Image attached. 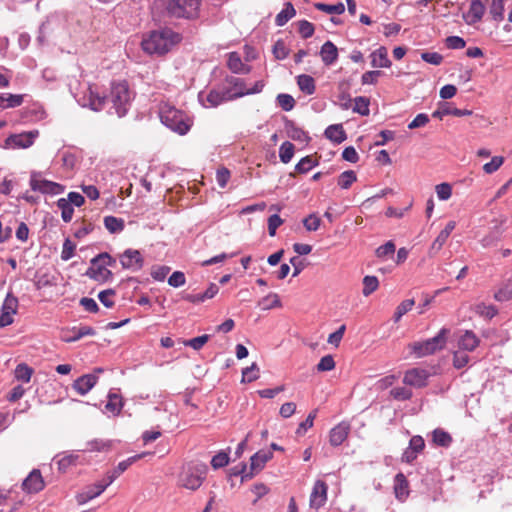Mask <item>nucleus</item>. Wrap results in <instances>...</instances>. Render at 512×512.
I'll return each instance as SVG.
<instances>
[{
  "mask_svg": "<svg viewBox=\"0 0 512 512\" xmlns=\"http://www.w3.org/2000/svg\"><path fill=\"white\" fill-rule=\"evenodd\" d=\"M433 441L439 446L448 447L452 442V437L448 432L442 429H435L433 431Z\"/></svg>",
  "mask_w": 512,
  "mask_h": 512,
  "instance_id": "obj_38",
  "label": "nucleus"
},
{
  "mask_svg": "<svg viewBox=\"0 0 512 512\" xmlns=\"http://www.w3.org/2000/svg\"><path fill=\"white\" fill-rule=\"evenodd\" d=\"M390 394L396 400H408L412 397V392L404 387L393 388Z\"/></svg>",
  "mask_w": 512,
  "mask_h": 512,
  "instance_id": "obj_60",
  "label": "nucleus"
},
{
  "mask_svg": "<svg viewBox=\"0 0 512 512\" xmlns=\"http://www.w3.org/2000/svg\"><path fill=\"white\" fill-rule=\"evenodd\" d=\"M170 271L168 266H156L152 268L151 276L154 280L163 281Z\"/></svg>",
  "mask_w": 512,
  "mask_h": 512,
  "instance_id": "obj_64",
  "label": "nucleus"
},
{
  "mask_svg": "<svg viewBox=\"0 0 512 512\" xmlns=\"http://www.w3.org/2000/svg\"><path fill=\"white\" fill-rule=\"evenodd\" d=\"M19 302L16 296L12 293H8L1 306L0 314V328H4L13 323V316L18 311Z\"/></svg>",
  "mask_w": 512,
  "mask_h": 512,
  "instance_id": "obj_11",
  "label": "nucleus"
},
{
  "mask_svg": "<svg viewBox=\"0 0 512 512\" xmlns=\"http://www.w3.org/2000/svg\"><path fill=\"white\" fill-rule=\"evenodd\" d=\"M489 13L494 21H502L504 19V0H492Z\"/></svg>",
  "mask_w": 512,
  "mask_h": 512,
  "instance_id": "obj_35",
  "label": "nucleus"
},
{
  "mask_svg": "<svg viewBox=\"0 0 512 512\" xmlns=\"http://www.w3.org/2000/svg\"><path fill=\"white\" fill-rule=\"evenodd\" d=\"M114 295H115V291L113 289H107V290L101 291L98 294V299L105 307L111 308L114 305V301L112 300V297Z\"/></svg>",
  "mask_w": 512,
  "mask_h": 512,
  "instance_id": "obj_57",
  "label": "nucleus"
},
{
  "mask_svg": "<svg viewBox=\"0 0 512 512\" xmlns=\"http://www.w3.org/2000/svg\"><path fill=\"white\" fill-rule=\"evenodd\" d=\"M504 163V157L502 156H494L491 161L484 164L483 170L486 174H492L496 172Z\"/></svg>",
  "mask_w": 512,
  "mask_h": 512,
  "instance_id": "obj_49",
  "label": "nucleus"
},
{
  "mask_svg": "<svg viewBox=\"0 0 512 512\" xmlns=\"http://www.w3.org/2000/svg\"><path fill=\"white\" fill-rule=\"evenodd\" d=\"M436 194L440 200H448L452 195V187L448 183H441L435 187Z\"/></svg>",
  "mask_w": 512,
  "mask_h": 512,
  "instance_id": "obj_53",
  "label": "nucleus"
},
{
  "mask_svg": "<svg viewBox=\"0 0 512 512\" xmlns=\"http://www.w3.org/2000/svg\"><path fill=\"white\" fill-rule=\"evenodd\" d=\"M474 310L476 314L487 319H491L497 314V309L493 305H486L484 303L475 305Z\"/></svg>",
  "mask_w": 512,
  "mask_h": 512,
  "instance_id": "obj_45",
  "label": "nucleus"
},
{
  "mask_svg": "<svg viewBox=\"0 0 512 512\" xmlns=\"http://www.w3.org/2000/svg\"><path fill=\"white\" fill-rule=\"evenodd\" d=\"M259 378V368L256 363H253L250 367H246L242 371V382H253Z\"/></svg>",
  "mask_w": 512,
  "mask_h": 512,
  "instance_id": "obj_46",
  "label": "nucleus"
},
{
  "mask_svg": "<svg viewBox=\"0 0 512 512\" xmlns=\"http://www.w3.org/2000/svg\"><path fill=\"white\" fill-rule=\"evenodd\" d=\"M445 115H453L456 117L470 116L472 111L468 109H458L451 107L448 103H445L440 109L433 112L432 116L442 119Z\"/></svg>",
  "mask_w": 512,
  "mask_h": 512,
  "instance_id": "obj_25",
  "label": "nucleus"
},
{
  "mask_svg": "<svg viewBox=\"0 0 512 512\" xmlns=\"http://www.w3.org/2000/svg\"><path fill=\"white\" fill-rule=\"evenodd\" d=\"M159 114L161 122L180 135L186 134L192 125V121L184 112L169 104L162 105Z\"/></svg>",
  "mask_w": 512,
  "mask_h": 512,
  "instance_id": "obj_2",
  "label": "nucleus"
},
{
  "mask_svg": "<svg viewBox=\"0 0 512 512\" xmlns=\"http://www.w3.org/2000/svg\"><path fill=\"white\" fill-rule=\"evenodd\" d=\"M73 332H75L74 337H63L62 340L64 342H75L85 336L95 335V330L90 326H81L79 328H73Z\"/></svg>",
  "mask_w": 512,
  "mask_h": 512,
  "instance_id": "obj_36",
  "label": "nucleus"
},
{
  "mask_svg": "<svg viewBox=\"0 0 512 512\" xmlns=\"http://www.w3.org/2000/svg\"><path fill=\"white\" fill-rule=\"evenodd\" d=\"M272 457L273 452L271 450H260L251 456L249 469L246 465H243L239 471L234 472V475L241 474L242 482L247 479H251L265 467V464L270 461Z\"/></svg>",
  "mask_w": 512,
  "mask_h": 512,
  "instance_id": "obj_7",
  "label": "nucleus"
},
{
  "mask_svg": "<svg viewBox=\"0 0 512 512\" xmlns=\"http://www.w3.org/2000/svg\"><path fill=\"white\" fill-rule=\"evenodd\" d=\"M104 226L110 233H119L124 229V220L114 216H106Z\"/></svg>",
  "mask_w": 512,
  "mask_h": 512,
  "instance_id": "obj_33",
  "label": "nucleus"
},
{
  "mask_svg": "<svg viewBox=\"0 0 512 512\" xmlns=\"http://www.w3.org/2000/svg\"><path fill=\"white\" fill-rule=\"evenodd\" d=\"M112 263L114 260L107 253H102L91 260L86 274L96 281L105 282L112 276V272L107 269Z\"/></svg>",
  "mask_w": 512,
  "mask_h": 512,
  "instance_id": "obj_8",
  "label": "nucleus"
},
{
  "mask_svg": "<svg viewBox=\"0 0 512 512\" xmlns=\"http://www.w3.org/2000/svg\"><path fill=\"white\" fill-rule=\"evenodd\" d=\"M448 332V329L442 328L435 337L425 341L413 342L408 347L418 358L434 354L444 348Z\"/></svg>",
  "mask_w": 512,
  "mask_h": 512,
  "instance_id": "obj_4",
  "label": "nucleus"
},
{
  "mask_svg": "<svg viewBox=\"0 0 512 512\" xmlns=\"http://www.w3.org/2000/svg\"><path fill=\"white\" fill-rule=\"evenodd\" d=\"M486 10L481 0H471L469 10L463 14V19L468 25H474L481 21Z\"/></svg>",
  "mask_w": 512,
  "mask_h": 512,
  "instance_id": "obj_17",
  "label": "nucleus"
},
{
  "mask_svg": "<svg viewBox=\"0 0 512 512\" xmlns=\"http://www.w3.org/2000/svg\"><path fill=\"white\" fill-rule=\"evenodd\" d=\"M350 431V424L347 422H341L331 429L329 435V442L332 446L341 445L348 437Z\"/></svg>",
  "mask_w": 512,
  "mask_h": 512,
  "instance_id": "obj_19",
  "label": "nucleus"
},
{
  "mask_svg": "<svg viewBox=\"0 0 512 512\" xmlns=\"http://www.w3.org/2000/svg\"><path fill=\"white\" fill-rule=\"evenodd\" d=\"M479 342V338L472 331H465L458 341V346L462 350L473 351Z\"/></svg>",
  "mask_w": 512,
  "mask_h": 512,
  "instance_id": "obj_28",
  "label": "nucleus"
},
{
  "mask_svg": "<svg viewBox=\"0 0 512 512\" xmlns=\"http://www.w3.org/2000/svg\"><path fill=\"white\" fill-rule=\"evenodd\" d=\"M97 381L98 376L94 374H86L74 381L73 388L80 395H85L96 385Z\"/></svg>",
  "mask_w": 512,
  "mask_h": 512,
  "instance_id": "obj_20",
  "label": "nucleus"
},
{
  "mask_svg": "<svg viewBox=\"0 0 512 512\" xmlns=\"http://www.w3.org/2000/svg\"><path fill=\"white\" fill-rule=\"evenodd\" d=\"M371 65L374 68H389L391 61L388 58V51L385 47L381 46L370 55Z\"/></svg>",
  "mask_w": 512,
  "mask_h": 512,
  "instance_id": "obj_22",
  "label": "nucleus"
},
{
  "mask_svg": "<svg viewBox=\"0 0 512 512\" xmlns=\"http://www.w3.org/2000/svg\"><path fill=\"white\" fill-rule=\"evenodd\" d=\"M229 463V456L225 452H219L215 456H213L211 460V465L214 469H219L225 467Z\"/></svg>",
  "mask_w": 512,
  "mask_h": 512,
  "instance_id": "obj_56",
  "label": "nucleus"
},
{
  "mask_svg": "<svg viewBox=\"0 0 512 512\" xmlns=\"http://www.w3.org/2000/svg\"><path fill=\"white\" fill-rule=\"evenodd\" d=\"M297 84L299 89L307 95H312L315 92V81L310 75H299L297 77Z\"/></svg>",
  "mask_w": 512,
  "mask_h": 512,
  "instance_id": "obj_31",
  "label": "nucleus"
},
{
  "mask_svg": "<svg viewBox=\"0 0 512 512\" xmlns=\"http://www.w3.org/2000/svg\"><path fill=\"white\" fill-rule=\"evenodd\" d=\"M321 219L315 215L310 214L303 220V225L307 231H317L320 227Z\"/></svg>",
  "mask_w": 512,
  "mask_h": 512,
  "instance_id": "obj_52",
  "label": "nucleus"
},
{
  "mask_svg": "<svg viewBox=\"0 0 512 512\" xmlns=\"http://www.w3.org/2000/svg\"><path fill=\"white\" fill-rule=\"evenodd\" d=\"M181 37L171 29H162L152 31L143 36L141 47L149 55H163L167 53L174 45L179 43Z\"/></svg>",
  "mask_w": 512,
  "mask_h": 512,
  "instance_id": "obj_1",
  "label": "nucleus"
},
{
  "mask_svg": "<svg viewBox=\"0 0 512 512\" xmlns=\"http://www.w3.org/2000/svg\"><path fill=\"white\" fill-rule=\"evenodd\" d=\"M44 480L38 469H33L22 483V489L27 493H37L44 488Z\"/></svg>",
  "mask_w": 512,
  "mask_h": 512,
  "instance_id": "obj_18",
  "label": "nucleus"
},
{
  "mask_svg": "<svg viewBox=\"0 0 512 512\" xmlns=\"http://www.w3.org/2000/svg\"><path fill=\"white\" fill-rule=\"evenodd\" d=\"M75 249L76 245L70 239H66L63 243L61 259L64 261L71 259L74 256Z\"/></svg>",
  "mask_w": 512,
  "mask_h": 512,
  "instance_id": "obj_55",
  "label": "nucleus"
},
{
  "mask_svg": "<svg viewBox=\"0 0 512 512\" xmlns=\"http://www.w3.org/2000/svg\"><path fill=\"white\" fill-rule=\"evenodd\" d=\"M414 306V300L413 299H407L401 302L395 311L394 314V321L398 322L403 315H405L408 311L412 309Z\"/></svg>",
  "mask_w": 512,
  "mask_h": 512,
  "instance_id": "obj_47",
  "label": "nucleus"
},
{
  "mask_svg": "<svg viewBox=\"0 0 512 512\" xmlns=\"http://www.w3.org/2000/svg\"><path fill=\"white\" fill-rule=\"evenodd\" d=\"M235 98L236 97L234 96V93L231 94V92L229 90H226V91L212 90L207 95V102L209 103V105L211 107H216L223 102H226V101H229V100H232Z\"/></svg>",
  "mask_w": 512,
  "mask_h": 512,
  "instance_id": "obj_26",
  "label": "nucleus"
},
{
  "mask_svg": "<svg viewBox=\"0 0 512 512\" xmlns=\"http://www.w3.org/2000/svg\"><path fill=\"white\" fill-rule=\"evenodd\" d=\"M283 220L280 218L278 214H273L268 218V232L270 236H275L276 230L279 226H281Z\"/></svg>",
  "mask_w": 512,
  "mask_h": 512,
  "instance_id": "obj_62",
  "label": "nucleus"
},
{
  "mask_svg": "<svg viewBox=\"0 0 512 512\" xmlns=\"http://www.w3.org/2000/svg\"><path fill=\"white\" fill-rule=\"evenodd\" d=\"M229 179H230V171L227 168L222 167L217 170L216 181H217L219 187L224 188L227 185Z\"/></svg>",
  "mask_w": 512,
  "mask_h": 512,
  "instance_id": "obj_63",
  "label": "nucleus"
},
{
  "mask_svg": "<svg viewBox=\"0 0 512 512\" xmlns=\"http://www.w3.org/2000/svg\"><path fill=\"white\" fill-rule=\"evenodd\" d=\"M369 104L370 102L368 98L362 96L356 97L354 99L353 111L362 116H367L369 115L370 112Z\"/></svg>",
  "mask_w": 512,
  "mask_h": 512,
  "instance_id": "obj_42",
  "label": "nucleus"
},
{
  "mask_svg": "<svg viewBox=\"0 0 512 512\" xmlns=\"http://www.w3.org/2000/svg\"><path fill=\"white\" fill-rule=\"evenodd\" d=\"M109 99L113 104L115 113L119 117L125 116L132 99L128 84L126 82L113 83Z\"/></svg>",
  "mask_w": 512,
  "mask_h": 512,
  "instance_id": "obj_5",
  "label": "nucleus"
},
{
  "mask_svg": "<svg viewBox=\"0 0 512 512\" xmlns=\"http://www.w3.org/2000/svg\"><path fill=\"white\" fill-rule=\"evenodd\" d=\"M320 57L324 65L331 66L338 59V49L331 41H326L320 49Z\"/></svg>",
  "mask_w": 512,
  "mask_h": 512,
  "instance_id": "obj_21",
  "label": "nucleus"
},
{
  "mask_svg": "<svg viewBox=\"0 0 512 512\" xmlns=\"http://www.w3.org/2000/svg\"><path fill=\"white\" fill-rule=\"evenodd\" d=\"M317 165L318 161L313 156H306L296 164L295 169L299 173H307Z\"/></svg>",
  "mask_w": 512,
  "mask_h": 512,
  "instance_id": "obj_40",
  "label": "nucleus"
},
{
  "mask_svg": "<svg viewBox=\"0 0 512 512\" xmlns=\"http://www.w3.org/2000/svg\"><path fill=\"white\" fill-rule=\"evenodd\" d=\"M209 335H202L184 342V345L193 348L194 350H200L209 340Z\"/></svg>",
  "mask_w": 512,
  "mask_h": 512,
  "instance_id": "obj_54",
  "label": "nucleus"
},
{
  "mask_svg": "<svg viewBox=\"0 0 512 512\" xmlns=\"http://www.w3.org/2000/svg\"><path fill=\"white\" fill-rule=\"evenodd\" d=\"M227 65L236 74H247L250 72V67L242 62L241 57L236 52L229 53Z\"/></svg>",
  "mask_w": 512,
  "mask_h": 512,
  "instance_id": "obj_24",
  "label": "nucleus"
},
{
  "mask_svg": "<svg viewBox=\"0 0 512 512\" xmlns=\"http://www.w3.org/2000/svg\"><path fill=\"white\" fill-rule=\"evenodd\" d=\"M335 368V361L331 355L322 357L317 364L318 371H331Z\"/></svg>",
  "mask_w": 512,
  "mask_h": 512,
  "instance_id": "obj_58",
  "label": "nucleus"
},
{
  "mask_svg": "<svg viewBox=\"0 0 512 512\" xmlns=\"http://www.w3.org/2000/svg\"><path fill=\"white\" fill-rule=\"evenodd\" d=\"M39 135V132L37 130H34V131H29V132H24V133H20V134H13V135H10L6 141H5V145L6 147H11V148H28L30 147L35 139L38 137Z\"/></svg>",
  "mask_w": 512,
  "mask_h": 512,
  "instance_id": "obj_12",
  "label": "nucleus"
},
{
  "mask_svg": "<svg viewBox=\"0 0 512 512\" xmlns=\"http://www.w3.org/2000/svg\"><path fill=\"white\" fill-rule=\"evenodd\" d=\"M200 0H168L166 10L170 16L193 18L197 16Z\"/></svg>",
  "mask_w": 512,
  "mask_h": 512,
  "instance_id": "obj_6",
  "label": "nucleus"
},
{
  "mask_svg": "<svg viewBox=\"0 0 512 512\" xmlns=\"http://www.w3.org/2000/svg\"><path fill=\"white\" fill-rule=\"evenodd\" d=\"M277 102L279 106L285 111H290L295 106V100L289 94H279L277 96Z\"/></svg>",
  "mask_w": 512,
  "mask_h": 512,
  "instance_id": "obj_51",
  "label": "nucleus"
},
{
  "mask_svg": "<svg viewBox=\"0 0 512 512\" xmlns=\"http://www.w3.org/2000/svg\"><path fill=\"white\" fill-rule=\"evenodd\" d=\"M207 466L203 463H188L183 466L178 479V485L188 490H197L204 482Z\"/></svg>",
  "mask_w": 512,
  "mask_h": 512,
  "instance_id": "obj_3",
  "label": "nucleus"
},
{
  "mask_svg": "<svg viewBox=\"0 0 512 512\" xmlns=\"http://www.w3.org/2000/svg\"><path fill=\"white\" fill-rule=\"evenodd\" d=\"M145 455H146V453H141V454L129 457L128 459H126L124 461H121L114 470L107 473L106 478L103 481L97 483V492H93V494L91 493V495L88 496V498H96L97 496H99L124 471H126L130 465H132L137 460L142 459Z\"/></svg>",
  "mask_w": 512,
  "mask_h": 512,
  "instance_id": "obj_9",
  "label": "nucleus"
},
{
  "mask_svg": "<svg viewBox=\"0 0 512 512\" xmlns=\"http://www.w3.org/2000/svg\"><path fill=\"white\" fill-rule=\"evenodd\" d=\"M79 101L84 107H89L93 111H100L104 108L106 97L101 96L95 87L89 86Z\"/></svg>",
  "mask_w": 512,
  "mask_h": 512,
  "instance_id": "obj_13",
  "label": "nucleus"
},
{
  "mask_svg": "<svg viewBox=\"0 0 512 512\" xmlns=\"http://www.w3.org/2000/svg\"><path fill=\"white\" fill-rule=\"evenodd\" d=\"M409 486L408 481L404 474L398 473L395 476L394 480V491L397 499L403 501L405 500L409 495Z\"/></svg>",
  "mask_w": 512,
  "mask_h": 512,
  "instance_id": "obj_27",
  "label": "nucleus"
},
{
  "mask_svg": "<svg viewBox=\"0 0 512 512\" xmlns=\"http://www.w3.org/2000/svg\"><path fill=\"white\" fill-rule=\"evenodd\" d=\"M315 8L320 11L326 12L328 14H335V15H340L345 11V6L341 2H339L337 4H332V5L324 4V3H316Z\"/></svg>",
  "mask_w": 512,
  "mask_h": 512,
  "instance_id": "obj_39",
  "label": "nucleus"
},
{
  "mask_svg": "<svg viewBox=\"0 0 512 512\" xmlns=\"http://www.w3.org/2000/svg\"><path fill=\"white\" fill-rule=\"evenodd\" d=\"M294 155V145L289 142L285 141L282 143L279 149V157L281 162L287 164L291 161L292 157Z\"/></svg>",
  "mask_w": 512,
  "mask_h": 512,
  "instance_id": "obj_41",
  "label": "nucleus"
},
{
  "mask_svg": "<svg viewBox=\"0 0 512 512\" xmlns=\"http://www.w3.org/2000/svg\"><path fill=\"white\" fill-rule=\"evenodd\" d=\"M120 263L124 269L138 271L143 267L144 259L139 250L127 249L120 255Z\"/></svg>",
  "mask_w": 512,
  "mask_h": 512,
  "instance_id": "obj_14",
  "label": "nucleus"
},
{
  "mask_svg": "<svg viewBox=\"0 0 512 512\" xmlns=\"http://www.w3.org/2000/svg\"><path fill=\"white\" fill-rule=\"evenodd\" d=\"M379 287V281L375 276H365L363 278V290L362 293L364 296H369L374 291H376Z\"/></svg>",
  "mask_w": 512,
  "mask_h": 512,
  "instance_id": "obj_43",
  "label": "nucleus"
},
{
  "mask_svg": "<svg viewBox=\"0 0 512 512\" xmlns=\"http://www.w3.org/2000/svg\"><path fill=\"white\" fill-rule=\"evenodd\" d=\"M186 278L183 272L181 271H175L172 273V275L168 278V284L172 287L178 288L185 284Z\"/></svg>",
  "mask_w": 512,
  "mask_h": 512,
  "instance_id": "obj_59",
  "label": "nucleus"
},
{
  "mask_svg": "<svg viewBox=\"0 0 512 512\" xmlns=\"http://www.w3.org/2000/svg\"><path fill=\"white\" fill-rule=\"evenodd\" d=\"M395 244L392 241L386 242L384 245L379 246L375 254L380 259H385L386 257L393 255L395 252Z\"/></svg>",
  "mask_w": 512,
  "mask_h": 512,
  "instance_id": "obj_48",
  "label": "nucleus"
},
{
  "mask_svg": "<svg viewBox=\"0 0 512 512\" xmlns=\"http://www.w3.org/2000/svg\"><path fill=\"white\" fill-rule=\"evenodd\" d=\"M381 75L382 72L379 70L367 71L362 75L361 82L363 85L375 84Z\"/></svg>",
  "mask_w": 512,
  "mask_h": 512,
  "instance_id": "obj_61",
  "label": "nucleus"
},
{
  "mask_svg": "<svg viewBox=\"0 0 512 512\" xmlns=\"http://www.w3.org/2000/svg\"><path fill=\"white\" fill-rule=\"evenodd\" d=\"M55 459H57L56 462L58 465V470L64 473L70 467L77 465L79 461V455L75 453H63L58 454Z\"/></svg>",
  "mask_w": 512,
  "mask_h": 512,
  "instance_id": "obj_23",
  "label": "nucleus"
},
{
  "mask_svg": "<svg viewBox=\"0 0 512 512\" xmlns=\"http://www.w3.org/2000/svg\"><path fill=\"white\" fill-rule=\"evenodd\" d=\"M295 15L293 5L288 2L285 7L276 16L275 23L277 26H284Z\"/></svg>",
  "mask_w": 512,
  "mask_h": 512,
  "instance_id": "obj_32",
  "label": "nucleus"
},
{
  "mask_svg": "<svg viewBox=\"0 0 512 512\" xmlns=\"http://www.w3.org/2000/svg\"><path fill=\"white\" fill-rule=\"evenodd\" d=\"M15 378L24 383H28L33 374V369L25 363L18 364L15 368Z\"/></svg>",
  "mask_w": 512,
  "mask_h": 512,
  "instance_id": "obj_37",
  "label": "nucleus"
},
{
  "mask_svg": "<svg viewBox=\"0 0 512 512\" xmlns=\"http://www.w3.org/2000/svg\"><path fill=\"white\" fill-rule=\"evenodd\" d=\"M429 372L422 368H412L405 372L403 382L406 385L422 388L427 385Z\"/></svg>",
  "mask_w": 512,
  "mask_h": 512,
  "instance_id": "obj_15",
  "label": "nucleus"
},
{
  "mask_svg": "<svg viewBox=\"0 0 512 512\" xmlns=\"http://www.w3.org/2000/svg\"><path fill=\"white\" fill-rule=\"evenodd\" d=\"M324 134L326 138L338 144L342 143L347 138L346 132L344 131L341 124H334L328 126Z\"/></svg>",
  "mask_w": 512,
  "mask_h": 512,
  "instance_id": "obj_29",
  "label": "nucleus"
},
{
  "mask_svg": "<svg viewBox=\"0 0 512 512\" xmlns=\"http://www.w3.org/2000/svg\"><path fill=\"white\" fill-rule=\"evenodd\" d=\"M327 484L322 480H317L314 483L311 495H310V506L318 509L322 507L327 500Z\"/></svg>",
  "mask_w": 512,
  "mask_h": 512,
  "instance_id": "obj_16",
  "label": "nucleus"
},
{
  "mask_svg": "<svg viewBox=\"0 0 512 512\" xmlns=\"http://www.w3.org/2000/svg\"><path fill=\"white\" fill-rule=\"evenodd\" d=\"M30 186L33 191H39L43 194H59L63 192L62 185L43 179L39 172L31 173Z\"/></svg>",
  "mask_w": 512,
  "mask_h": 512,
  "instance_id": "obj_10",
  "label": "nucleus"
},
{
  "mask_svg": "<svg viewBox=\"0 0 512 512\" xmlns=\"http://www.w3.org/2000/svg\"><path fill=\"white\" fill-rule=\"evenodd\" d=\"M263 309L268 310L272 309L274 307H278L281 305L280 299L277 294H269L266 297L262 298V300L259 303Z\"/></svg>",
  "mask_w": 512,
  "mask_h": 512,
  "instance_id": "obj_50",
  "label": "nucleus"
},
{
  "mask_svg": "<svg viewBox=\"0 0 512 512\" xmlns=\"http://www.w3.org/2000/svg\"><path fill=\"white\" fill-rule=\"evenodd\" d=\"M122 407L123 402L121 396L115 393H109L108 401L105 405V411L110 413L112 416H117L120 414Z\"/></svg>",
  "mask_w": 512,
  "mask_h": 512,
  "instance_id": "obj_30",
  "label": "nucleus"
},
{
  "mask_svg": "<svg viewBox=\"0 0 512 512\" xmlns=\"http://www.w3.org/2000/svg\"><path fill=\"white\" fill-rule=\"evenodd\" d=\"M57 207L61 210V217L64 222L68 223L72 220L74 208L65 198L57 201Z\"/></svg>",
  "mask_w": 512,
  "mask_h": 512,
  "instance_id": "obj_34",
  "label": "nucleus"
},
{
  "mask_svg": "<svg viewBox=\"0 0 512 512\" xmlns=\"http://www.w3.org/2000/svg\"><path fill=\"white\" fill-rule=\"evenodd\" d=\"M356 180L357 176L355 172L352 170H347L340 174L338 178V185L342 189H348Z\"/></svg>",
  "mask_w": 512,
  "mask_h": 512,
  "instance_id": "obj_44",
  "label": "nucleus"
}]
</instances>
